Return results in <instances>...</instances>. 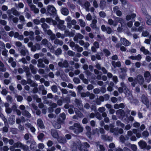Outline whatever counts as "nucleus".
Segmentation results:
<instances>
[{
  "label": "nucleus",
  "mask_w": 151,
  "mask_h": 151,
  "mask_svg": "<svg viewBox=\"0 0 151 151\" xmlns=\"http://www.w3.org/2000/svg\"><path fill=\"white\" fill-rule=\"evenodd\" d=\"M140 126V124L138 122H135L133 124V127H134L138 128Z\"/></svg>",
  "instance_id": "53"
},
{
  "label": "nucleus",
  "mask_w": 151,
  "mask_h": 151,
  "mask_svg": "<svg viewBox=\"0 0 151 151\" xmlns=\"http://www.w3.org/2000/svg\"><path fill=\"white\" fill-rule=\"evenodd\" d=\"M6 107V112L7 114L11 113L12 111V109L9 107L10 104H4Z\"/></svg>",
  "instance_id": "17"
},
{
  "label": "nucleus",
  "mask_w": 151,
  "mask_h": 151,
  "mask_svg": "<svg viewBox=\"0 0 151 151\" xmlns=\"http://www.w3.org/2000/svg\"><path fill=\"white\" fill-rule=\"evenodd\" d=\"M121 43L125 46H128L131 44V43L124 38H121Z\"/></svg>",
  "instance_id": "11"
},
{
  "label": "nucleus",
  "mask_w": 151,
  "mask_h": 151,
  "mask_svg": "<svg viewBox=\"0 0 151 151\" xmlns=\"http://www.w3.org/2000/svg\"><path fill=\"white\" fill-rule=\"evenodd\" d=\"M11 10L13 14L14 15L16 16H18L20 14V13L16 10L14 8H12Z\"/></svg>",
  "instance_id": "28"
},
{
  "label": "nucleus",
  "mask_w": 151,
  "mask_h": 151,
  "mask_svg": "<svg viewBox=\"0 0 151 151\" xmlns=\"http://www.w3.org/2000/svg\"><path fill=\"white\" fill-rule=\"evenodd\" d=\"M46 22L51 24L55 25L56 22L55 21L53 20L51 18H47L46 19Z\"/></svg>",
  "instance_id": "19"
},
{
  "label": "nucleus",
  "mask_w": 151,
  "mask_h": 151,
  "mask_svg": "<svg viewBox=\"0 0 151 151\" xmlns=\"http://www.w3.org/2000/svg\"><path fill=\"white\" fill-rule=\"evenodd\" d=\"M42 28H43L45 31V29L49 28V26H47V25L45 23H44L42 24Z\"/></svg>",
  "instance_id": "56"
},
{
  "label": "nucleus",
  "mask_w": 151,
  "mask_h": 151,
  "mask_svg": "<svg viewBox=\"0 0 151 151\" xmlns=\"http://www.w3.org/2000/svg\"><path fill=\"white\" fill-rule=\"evenodd\" d=\"M99 15L100 16L102 17H104L106 14L105 13L103 12H101L99 13Z\"/></svg>",
  "instance_id": "57"
},
{
  "label": "nucleus",
  "mask_w": 151,
  "mask_h": 151,
  "mask_svg": "<svg viewBox=\"0 0 151 151\" xmlns=\"http://www.w3.org/2000/svg\"><path fill=\"white\" fill-rule=\"evenodd\" d=\"M24 69L26 73V74L27 76H28L30 74L28 67L27 66H25L24 68Z\"/></svg>",
  "instance_id": "45"
},
{
  "label": "nucleus",
  "mask_w": 151,
  "mask_h": 151,
  "mask_svg": "<svg viewBox=\"0 0 151 151\" xmlns=\"http://www.w3.org/2000/svg\"><path fill=\"white\" fill-rule=\"evenodd\" d=\"M125 104H114V108L115 109H117L120 108H123L125 107Z\"/></svg>",
  "instance_id": "34"
},
{
  "label": "nucleus",
  "mask_w": 151,
  "mask_h": 151,
  "mask_svg": "<svg viewBox=\"0 0 151 151\" xmlns=\"http://www.w3.org/2000/svg\"><path fill=\"white\" fill-rule=\"evenodd\" d=\"M81 145V143L80 141H76L73 142L71 146V149L73 151H77L79 150L80 147Z\"/></svg>",
  "instance_id": "5"
},
{
  "label": "nucleus",
  "mask_w": 151,
  "mask_h": 151,
  "mask_svg": "<svg viewBox=\"0 0 151 151\" xmlns=\"http://www.w3.org/2000/svg\"><path fill=\"white\" fill-rule=\"evenodd\" d=\"M70 45L73 50H75L76 48V46L77 45H76L74 42H70Z\"/></svg>",
  "instance_id": "43"
},
{
  "label": "nucleus",
  "mask_w": 151,
  "mask_h": 151,
  "mask_svg": "<svg viewBox=\"0 0 151 151\" xmlns=\"http://www.w3.org/2000/svg\"><path fill=\"white\" fill-rule=\"evenodd\" d=\"M12 19L14 23H17L18 21V18L14 17V16L13 15H9L8 19L9 20H10Z\"/></svg>",
  "instance_id": "15"
},
{
  "label": "nucleus",
  "mask_w": 151,
  "mask_h": 151,
  "mask_svg": "<svg viewBox=\"0 0 151 151\" xmlns=\"http://www.w3.org/2000/svg\"><path fill=\"white\" fill-rule=\"evenodd\" d=\"M34 34V32L32 31H30L29 32L26 31H25L24 33V35L25 36H28L29 35L31 37Z\"/></svg>",
  "instance_id": "29"
},
{
  "label": "nucleus",
  "mask_w": 151,
  "mask_h": 151,
  "mask_svg": "<svg viewBox=\"0 0 151 151\" xmlns=\"http://www.w3.org/2000/svg\"><path fill=\"white\" fill-rule=\"evenodd\" d=\"M108 22L110 25H112L114 27L117 26L118 22L120 23L122 25L124 23V20L122 19L117 17H115L114 21L111 19H109Z\"/></svg>",
  "instance_id": "3"
},
{
  "label": "nucleus",
  "mask_w": 151,
  "mask_h": 151,
  "mask_svg": "<svg viewBox=\"0 0 151 151\" xmlns=\"http://www.w3.org/2000/svg\"><path fill=\"white\" fill-rule=\"evenodd\" d=\"M41 45H44L45 46L48 47L51 51H52L54 50L53 46L50 43L48 42L47 40H43L42 41Z\"/></svg>",
  "instance_id": "9"
},
{
  "label": "nucleus",
  "mask_w": 151,
  "mask_h": 151,
  "mask_svg": "<svg viewBox=\"0 0 151 151\" xmlns=\"http://www.w3.org/2000/svg\"><path fill=\"white\" fill-rule=\"evenodd\" d=\"M21 148L23 149L24 150L27 151L28 150V147L27 145L23 144Z\"/></svg>",
  "instance_id": "50"
},
{
  "label": "nucleus",
  "mask_w": 151,
  "mask_h": 151,
  "mask_svg": "<svg viewBox=\"0 0 151 151\" xmlns=\"http://www.w3.org/2000/svg\"><path fill=\"white\" fill-rule=\"evenodd\" d=\"M8 9V7L6 5H3L1 7V9L3 11H6Z\"/></svg>",
  "instance_id": "62"
},
{
  "label": "nucleus",
  "mask_w": 151,
  "mask_h": 151,
  "mask_svg": "<svg viewBox=\"0 0 151 151\" xmlns=\"http://www.w3.org/2000/svg\"><path fill=\"white\" fill-rule=\"evenodd\" d=\"M18 128L21 131H23L24 129V126L21 124H19V125Z\"/></svg>",
  "instance_id": "54"
},
{
  "label": "nucleus",
  "mask_w": 151,
  "mask_h": 151,
  "mask_svg": "<svg viewBox=\"0 0 151 151\" xmlns=\"http://www.w3.org/2000/svg\"><path fill=\"white\" fill-rule=\"evenodd\" d=\"M89 144L87 142H85L81 144V145L80 147V151H88L87 148L90 147Z\"/></svg>",
  "instance_id": "7"
},
{
  "label": "nucleus",
  "mask_w": 151,
  "mask_h": 151,
  "mask_svg": "<svg viewBox=\"0 0 151 151\" xmlns=\"http://www.w3.org/2000/svg\"><path fill=\"white\" fill-rule=\"evenodd\" d=\"M21 54L24 56H25L28 53V51L25 48L22 49L21 51Z\"/></svg>",
  "instance_id": "37"
},
{
  "label": "nucleus",
  "mask_w": 151,
  "mask_h": 151,
  "mask_svg": "<svg viewBox=\"0 0 151 151\" xmlns=\"http://www.w3.org/2000/svg\"><path fill=\"white\" fill-rule=\"evenodd\" d=\"M89 94V92H87L86 93H82L81 94V96L83 97H85L86 96H88Z\"/></svg>",
  "instance_id": "48"
},
{
  "label": "nucleus",
  "mask_w": 151,
  "mask_h": 151,
  "mask_svg": "<svg viewBox=\"0 0 151 151\" xmlns=\"http://www.w3.org/2000/svg\"><path fill=\"white\" fill-rule=\"evenodd\" d=\"M54 43L55 44H58L60 45H61L63 44V42L61 41H60L59 40L56 39L54 41Z\"/></svg>",
  "instance_id": "44"
},
{
  "label": "nucleus",
  "mask_w": 151,
  "mask_h": 151,
  "mask_svg": "<svg viewBox=\"0 0 151 151\" xmlns=\"http://www.w3.org/2000/svg\"><path fill=\"white\" fill-rule=\"evenodd\" d=\"M83 36L80 34H78L77 35H76L74 38V40L77 41L78 39H82L83 38Z\"/></svg>",
  "instance_id": "31"
},
{
  "label": "nucleus",
  "mask_w": 151,
  "mask_h": 151,
  "mask_svg": "<svg viewBox=\"0 0 151 151\" xmlns=\"http://www.w3.org/2000/svg\"><path fill=\"white\" fill-rule=\"evenodd\" d=\"M102 138L104 140H109V137L105 135H103L102 136Z\"/></svg>",
  "instance_id": "47"
},
{
  "label": "nucleus",
  "mask_w": 151,
  "mask_h": 151,
  "mask_svg": "<svg viewBox=\"0 0 151 151\" xmlns=\"http://www.w3.org/2000/svg\"><path fill=\"white\" fill-rule=\"evenodd\" d=\"M66 118V116L64 113L63 112L60 114L59 118L57 119V122H55V127L57 129L60 128L61 124L64 123Z\"/></svg>",
  "instance_id": "2"
},
{
  "label": "nucleus",
  "mask_w": 151,
  "mask_h": 151,
  "mask_svg": "<svg viewBox=\"0 0 151 151\" xmlns=\"http://www.w3.org/2000/svg\"><path fill=\"white\" fill-rule=\"evenodd\" d=\"M58 139L59 142L60 143L65 144L67 142L66 139L64 137H59Z\"/></svg>",
  "instance_id": "18"
},
{
  "label": "nucleus",
  "mask_w": 151,
  "mask_h": 151,
  "mask_svg": "<svg viewBox=\"0 0 151 151\" xmlns=\"http://www.w3.org/2000/svg\"><path fill=\"white\" fill-rule=\"evenodd\" d=\"M29 67L32 73L34 74L36 72V70L34 68L33 66L32 65H30Z\"/></svg>",
  "instance_id": "42"
},
{
  "label": "nucleus",
  "mask_w": 151,
  "mask_h": 151,
  "mask_svg": "<svg viewBox=\"0 0 151 151\" xmlns=\"http://www.w3.org/2000/svg\"><path fill=\"white\" fill-rule=\"evenodd\" d=\"M61 13L63 14L66 16L68 14L69 11L67 9L63 8L61 9Z\"/></svg>",
  "instance_id": "25"
},
{
  "label": "nucleus",
  "mask_w": 151,
  "mask_h": 151,
  "mask_svg": "<svg viewBox=\"0 0 151 151\" xmlns=\"http://www.w3.org/2000/svg\"><path fill=\"white\" fill-rule=\"evenodd\" d=\"M142 136L145 138L148 137L149 135V133L147 130L144 131L142 133Z\"/></svg>",
  "instance_id": "36"
},
{
  "label": "nucleus",
  "mask_w": 151,
  "mask_h": 151,
  "mask_svg": "<svg viewBox=\"0 0 151 151\" xmlns=\"http://www.w3.org/2000/svg\"><path fill=\"white\" fill-rule=\"evenodd\" d=\"M52 91L54 93H56L57 91L58 88L56 86H53L51 87Z\"/></svg>",
  "instance_id": "46"
},
{
  "label": "nucleus",
  "mask_w": 151,
  "mask_h": 151,
  "mask_svg": "<svg viewBox=\"0 0 151 151\" xmlns=\"http://www.w3.org/2000/svg\"><path fill=\"white\" fill-rule=\"evenodd\" d=\"M51 134L52 136L54 138H58L59 136L57 130L55 129L51 130Z\"/></svg>",
  "instance_id": "13"
},
{
  "label": "nucleus",
  "mask_w": 151,
  "mask_h": 151,
  "mask_svg": "<svg viewBox=\"0 0 151 151\" xmlns=\"http://www.w3.org/2000/svg\"><path fill=\"white\" fill-rule=\"evenodd\" d=\"M23 144L19 141L17 142L14 143V144L13 146L14 147H20L21 148Z\"/></svg>",
  "instance_id": "26"
},
{
  "label": "nucleus",
  "mask_w": 151,
  "mask_h": 151,
  "mask_svg": "<svg viewBox=\"0 0 151 151\" xmlns=\"http://www.w3.org/2000/svg\"><path fill=\"white\" fill-rule=\"evenodd\" d=\"M142 35L145 37H147L149 35V33L147 31H145L142 33Z\"/></svg>",
  "instance_id": "60"
},
{
  "label": "nucleus",
  "mask_w": 151,
  "mask_h": 151,
  "mask_svg": "<svg viewBox=\"0 0 151 151\" xmlns=\"http://www.w3.org/2000/svg\"><path fill=\"white\" fill-rule=\"evenodd\" d=\"M138 145L140 148L141 149L145 148L147 144L146 142L143 140H141L138 142Z\"/></svg>",
  "instance_id": "12"
},
{
  "label": "nucleus",
  "mask_w": 151,
  "mask_h": 151,
  "mask_svg": "<svg viewBox=\"0 0 151 151\" xmlns=\"http://www.w3.org/2000/svg\"><path fill=\"white\" fill-rule=\"evenodd\" d=\"M81 104H70V105H69V104H65L64 107L66 109H68L70 106L71 107H73L74 106H75L78 107V106H80ZM82 106H83V104H81Z\"/></svg>",
  "instance_id": "23"
},
{
  "label": "nucleus",
  "mask_w": 151,
  "mask_h": 151,
  "mask_svg": "<svg viewBox=\"0 0 151 151\" xmlns=\"http://www.w3.org/2000/svg\"><path fill=\"white\" fill-rule=\"evenodd\" d=\"M83 48L82 47H79L78 45L76 46L75 50H77V51L79 52H81L83 50Z\"/></svg>",
  "instance_id": "38"
},
{
  "label": "nucleus",
  "mask_w": 151,
  "mask_h": 151,
  "mask_svg": "<svg viewBox=\"0 0 151 151\" xmlns=\"http://www.w3.org/2000/svg\"><path fill=\"white\" fill-rule=\"evenodd\" d=\"M28 83L31 84L33 87H37V84L32 81L30 79H28L27 81Z\"/></svg>",
  "instance_id": "30"
},
{
  "label": "nucleus",
  "mask_w": 151,
  "mask_h": 151,
  "mask_svg": "<svg viewBox=\"0 0 151 151\" xmlns=\"http://www.w3.org/2000/svg\"><path fill=\"white\" fill-rule=\"evenodd\" d=\"M45 147L43 143H40L38 145V148L40 149H43Z\"/></svg>",
  "instance_id": "63"
},
{
  "label": "nucleus",
  "mask_w": 151,
  "mask_h": 151,
  "mask_svg": "<svg viewBox=\"0 0 151 151\" xmlns=\"http://www.w3.org/2000/svg\"><path fill=\"white\" fill-rule=\"evenodd\" d=\"M47 9L48 12L50 14L54 15L56 14V9L53 6L50 5L48 6Z\"/></svg>",
  "instance_id": "8"
},
{
  "label": "nucleus",
  "mask_w": 151,
  "mask_h": 151,
  "mask_svg": "<svg viewBox=\"0 0 151 151\" xmlns=\"http://www.w3.org/2000/svg\"><path fill=\"white\" fill-rule=\"evenodd\" d=\"M136 16V15L134 14H129L127 16L126 19L127 20H129L131 19H132L135 18Z\"/></svg>",
  "instance_id": "20"
},
{
  "label": "nucleus",
  "mask_w": 151,
  "mask_h": 151,
  "mask_svg": "<svg viewBox=\"0 0 151 151\" xmlns=\"http://www.w3.org/2000/svg\"><path fill=\"white\" fill-rule=\"evenodd\" d=\"M96 117L97 119H98L99 120H101L102 119V117L101 115L99 113H98L96 114Z\"/></svg>",
  "instance_id": "51"
},
{
  "label": "nucleus",
  "mask_w": 151,
  "mask_h": 151,
  "mask_svg": "<svg viewBox=\"0 0 151 151\" xmlns=\"http://www.w3.org/2000/svg\"><path fill=\"white\" fill-rule=\"evenodd\" d=\"M69 129L73 130L74 133L76 134L82 132L83 131V128L80 124L76 123L74 124L73 126H70L69 127Z\"/></svg>",
  "instance_id": "1"
},
{
  "label": "nucleus",
  "mask_w": 151,
  "mask_h": 151,
  "mask_svg": "<svg viewBox=\"0 0 151 151\" xmlns=\"http://www.w3.org/2000/svg\"><path fill=\"white\" fill-rule=\"evenodd\" d=\"M140 50L145 55L149 54L151 55V53L149 51L146 49H145L144 47H142L140 48Z\"/></svg>",
  "instance_id": "16"
},
{
  "label": "nucleus",
  "mask_w": 151,
  "mask_h": 151,
  "mask_svg": "<svg viewBox=\"0 0 151 151\" xmlns=\"http://www.w3.org/2000/svg\"><path fill=\"white\" fill-rule=\"evenodd\" d=\"M106 2L104 0H102L100 2V6L101 8H103L104 6H105Z\"/></svg>",
  "instance_id": "49"
},
{
  "label": "nucleus",
  "mask_w": 151,
  "mask_h": 151,
  "mask_svg": "<svg viewBox=\"0 0 151 151\" xmlns=\"http://www.w3.org/2000/svg\"><path fill=\"white\" fill-rule=\"evenodd\" d=\"M37 126L41 129L45 128L43 121L40 119H38L37 120Z\"/></svg>",
  "instance_id": "10"
},
{
  "label": "nucleus",
  "mask_w": 151,
  "mask_h": 151,
  "mask_svg": "<svg viewBox=\"0 0 151 151\" xmlns=\"http://www.w3.org/2000/svg\"><path fill=\"white\" fill-rule=\"evenodd\" d=\"M144 76L148 82H149L151 80V76L149 72H146L145 73Z\"/></svg>",
  "instance_id": "14"
},
{
  "label": "nucleus",
  "mask_w": 151,
  "mask_h": 151,
  "mask_svg": "<svg viewBox=\"0 0 151 151\" xmlns=\"http://www.w3.org/2000/svg\"><path fill=\"white\" fill-rule=\"evenodd\" d=\"M112 65L114 67H120L121 66V63L120 62H118L116 63L114 61H112Z\"/></svg>",
  "instance_id": "32"
},
{
  "label": "nucleus",
  "mask_w": 151,
  "mask_h": 151,
  "mask_svg": "<svg viewBox=\"0 0 151 151\" xmlns=\"http://www.w3.org/2000/svg\"><path fill=\"white\" fill-rule=\"evenodd\" d=\"M79 24L81 27H84L85 26L86 24L85 22L81 19H79Z\"/></svg>",
  "instance_id": "39"
},
{
  "label": "nucleus",
  "mask_w": 151,
  "mask_h": 151,
  "mask_svg": "<svg viewBox=\"0 0 151 151\" xmlns=\"http://www.w3.org/2000/svg\"><path fill=\"white\" fill-rule=\"evenodd\" d=\"M22 115L27 118H30L31 114L28 111L25 110L23 113Z\"/></svg>",
  "instance_id": "27"
},
{
  "label": "nucleus",
  "mask_w": 151,
  "mask_h": 151,
  "mask_svg": "<svg viewBox=\"0 0 151 151\" xmlns=\"http://www.w3.org/2000/svg\"><path fill=\"white\" fill-rule=\"evenodd\" d=\"M97 22L96 20L93 19L92 21V24H91V27L93 28H95L96 27V24Z\"/></svg>",
  "instance_id": "40"
},
{
  "label": "nucleus",
  "mask_w": 151,
  "mask_h": 151,
  "mask_svg": "<svg viewBox=\"0 0 151 151\" xmlns=\"http://www.w3.org/2000/svg\"><path fill=\"white\" fill-rule=\"evenodd\" d=\"M128 80L129 82H132L131 84L133 86L137 83V81H138L140 84H142L144 81L143 77L141 75H139L137 76V79L134 80L132 77H129Z\"/></svg>",
  "instance_id": "4"
},
{
  "label": "nucleus",
  "mask_w": 151,
  "mask_h": 151,
  "mask_svg": "<svg viewBox=\"0 0 151 151\" xmlns=\"http://www.w3.org/2000/svg\"><path fill=\"white\" fill-rule=\"evenodd\" d=\"M68 54L70 56H73L75 55V53L71 50H69L68 52Z\"/></svg>",
  "instance_id": "52"
},
{
  "label": "nucleus",
  "mask_w": 151,
  "mask_h": 151,
  "mask_svg": "<svg viewBox=\"0 0 151 151\" xmlns=\"http://www.w3.org/2000/svg\"><path fill=\"white\" fill-rule=\"evenodd\" d=\"M16 97H17V100L18 101L20 102L23 99V97L21 96H16Z\"/></svg>",
  "instance_id": "55"
},
{
  "label": "nucleus",
  "mask_w": 151,
  "mask_h": 151,
  "mask_svg": "<svg viewBox=\"0 0 151 151\" xmlns=\"http://www.w3.org/2000/svg\"><path fill=\"white\" fill-rule=\"evenodd\" d=\"M73 81L76 83H80V81L78 78H75L73 79Z\"/></svg>",
  "instance_id": "61"
},
{
  "label": "nucleus",
  "mask_w": 151,
  "mask_h": 151,
  "mask_svg": "<svg viewBox=\"0 0 151 151\" xmlns=\"http://www.w3.org/2000/svg\"><path fill=\"white\" fill-rule=\"evenodd\" d=\"M47 144L48 147H51L53 145L52 142L51 140H49L48 141Z\"/></svg>",
  "instance_id": "64"
},
{
  "label": "nucleus",
  "mask_w": 151,
  "mask_h": 151,
  "mask_svg": "<svg viewBox=\"0 0 151 151\" xmlns=\"http://www.w3.org/2000/svg\"><path fill=\"white\" fill-rule=\"evenodd\" d=\"M88 119L87 118H84L82 120V122L83 124H86L88 123Z\"/></svg>",
  "instance_id": "59"
},
{
  "label": "nucleus",
  "mask_w": 151,
  "mask_h": 151,
  "mask_svg": "<svg viewBox=\"0 0 151 151\" xmlns=\"http://www.w3.org/2000/svg\"><path fill=\"white\" fill-rule=\"evenodd\" d=\"M34 99L36 100V102L38 103H40L41 101V99L39 98L38 97L37 95H35L33 96Z\"/></svg>",
  "instance_id": "35"
},
{
  "label": "nucleus",
  "mask_w": 151,
  "mask_h": 151,
  "mask_svg": "<svg viewBox=\"0 0 151 151\" xmlns=\"http://www.w3.org/2000/svg\"><path fill=\"white\" fill-rule=\"evenodd\" d=\"M142 101L144 104H147L148 103V100L146 96H142Z\"/></svg>",
  "instance_id": "22"
},
{
  "label": "nucleus",
  "mask_w": 151,
  "mask_h": 151,
  "mask_svg": "<svg viewBox=\"0 0 151 151\" xmlns=\"http://www.w3.org/2000/svg\"><path fill=\"white\" fill-rule=\"evenodd\" d=\"M122 111L120 113V115L122 117V120L125 124H128L129 123L128 121V115L125 114V112L123 110L121 109Z\"/></svg>",
  "instance_id": "6"
},
{
  "label": "nucleus",
  "mask_w": 151,
  "mask_h": 151,
  "mask_svg": "<svg viewBox=\"0 0 151 151\" xmlns=\"http://www.w3.org/2000/svg\"><path fill=\"white\" fill-rule=\"evenodd\" d=\"M38 63L37 64V66L39 67L44 68V65L42 63L43 60L41 59H40L38 60Z\"/></svg>",
  "instance_id": "24"
},
{
  "label": "nucleus",
  "mask_w": 151,
  "mask_h": 151,
  "mask_svg": "<svg viewBox=\"0 0 151 151\" xmlns=\"http://www.w3.org/2000/svg\"><path fill=\"white\" fill-rule=\"evenodd\" d=\"M71 18L70 17L68 16L66 19V20L68 22V27L70 28H71V25L70 24V22H71Z\"/></svg>",
  "instance_id": "33"
},
{
  "label": "nucleus",
  "mask_w": 151,
  "mask_h": 151,
  "mask_svg": "<svg viewBox=\"0 0 151 151\" xmlns=\"http://www.w3.org/2000/svg\"><path fill=\"white\" fill-rule=\"evenodd\" d=\"M44 136V134L43 133H41L39 134L37 136V138L39 140H41Z\"/></svg>",
  "instance_id": "41"
},
{
  "label": "nucleus",
  "mask_w": 151,
  "mask_h": 151,
  "mask_svg": "<svg viewBox=\"0 0 151 151\" xmlns=\"http://www.w3.org/2000/svg\"><path fill=\"white\" fill-rule=\"evenodd\" d=\"M114 126L113 124H111L109 125V129L110 132L111 133H114L115 131H116V129L115 128H114Z\"/></svg>",
  "instance_id": "21"
},
{
  "label": "nucleus",
  "mask_w": 151,
  "mask_h": 151,
  "mask_svg": "<svg viewBox=\"0 0 151 151\" xmlns=\"http://www.w3.org/2000/svg\"><path fill=\"white\" fill-rule=\"evenodd\" d=\"M61 50L60 49H58L56 51L55 53L56 55H58L61 54Z\"/></svg>",
  "instance_id": "58"
}]
</instances>
